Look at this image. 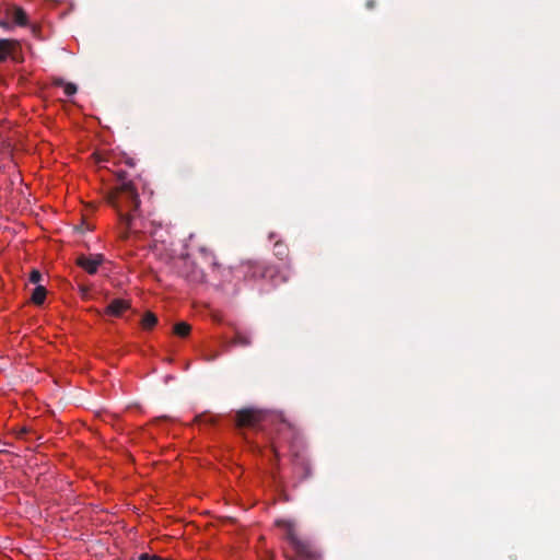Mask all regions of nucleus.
Returning a JSON list of instances; mask_svg holds the SVG:
<instances>
[{"label": "nucleus", "mask_w": 560, "mask_h": 560, "mask_svg": "<svg viewBox=\"0 0 560 560\" xmlns=\"http://www.w3.org/2000/svg\"><path fill=\"white\" fill-rule=\"evenodd\" d=\"M276 525L284 530L283 538L289 548L284 550L287 560H322V552L308 538L299 534L295 523L289 520H278Z\"/></svg>", "instance_id": "1"}, {"label": "nucleus", "mask_w": 560, "mask_h": 560, "mask_svg": "<svg viewBox=\"0 0 560 560\" xmlns=\"http://www.w3.org/2000/svg\"><path fill=\"white\" fill-rule=\"evenodd\" d=\"M107 202L117 211L120 224L125 228L120 237L127 240L132 231V221L140 207V199L137 205L127 195L120 194V188H112L106 196Z\"/></svg>", "instance_id": "2"}, {"label": "nucleus", "mask_w": 560, "mask_h": 560, "mask_svg": "<svg viewBox=\"0 0 560 560\" xmlns=\"http://www.w3.org/2000/svg\"><path fill=\"white\" fill-rule=\"evenodd\" d=\"M282 423L288 427L291 433L289 447L294 470L299 474L301 480H305L312 476V467L308 458L303 454L302 436L291 423H288L285 420H282Z\"/></svg>", "instance_id": "3"}, {"label": "nucleus", "mask_w": 560, "mask_h": 560, "mask_svg": "<svg viewBox=\"0 0 560 560\" xmlns=\"http://www.w3.org/2000/svg\"><path fill=\"white\" fill-rule=\"evenodd\" d=\"M266 413L261 410L245 408L236 412L235 424L241 428H255L258 423L264 421Z\"/></svg>", "instance_id": "4"}, {"label": "nucleus", "mask_w": 560, "mask_h": 560, "mask_svg": "<svg viewBox=\"0 0 560 560\" xmlns=\"http://www.w3.org/2000/svg\"><path fill=\"white\" fill-rule=\"evenodd\" d=\"M264 269V262L258 261H243L233 268V272L237 278H244L245 280H257L261 279Z\"/></svg>", "instance_id": "5"}, {"label": "nucleus", "mask_w": 560, "mask_h": 560, "mask_svg": "<svg viewBox=\"0 0 560 560\" xmlns=\"http://www.w3.org/2000/svg\"><path fill=\"white\" fill-rule=\"evenodd\" d=\"M290 278V270L280 271L277 266L265 264L262 269L261 279L269 281L272 285L277 287L288 282Z\"/></svg>", "instance_id": "6"}, {"label": "nucleus", "mask_w": 560, "mask_h": 560, "mask_svg": "<svg viewBox=\"0 0 560 560\" xmlns=\"http://www.w3.org/2000/svg\"><path fill=\"white\" fill-rule=\"evenodd\" d=\"M116 176L117 185L114 188H120V194L127 195V197L133 200V205H137L138 191L133 183L128 180L127 173L125 171H119Z\"/></svg>", "instance_id": "7"}, {"label": "nucleus", "mask_w": 560, "mask_h": 560, "mask_svg": "<svg viewBox=\"0 0 560 560\" xmlns=\"http://www.w3.org/2000/svg\"><path fill=\"white\" fill-rule=\"evenodd\" d=\"M20 50V44L15 39L0 38V63L4 62L8 58L18 60V52Z\"/></svg>", "instance_id": "8"}, {"label": "nucleus", "mask_w": 560, "mask_h": 560, "mask_svg": "<svg viewBox=\"0 0 560 560\" xmlns=\"http://www.w3.org/2000/svg\"><path fill=\"white\" fill-rule=\"evenodd\" d=\"M103 261L104 256L102 254L91 256L81 255L77 258L78 266H80L90 275L96 273L97 268L103 264Z\"/></svg>", "instance_id": "9"}, {"label": "nucleus", "mask_w": 560, "mask_h": 560, "mask_svg": "<svg viewBox=\"0 0 560 560\" xmlns=\"http://www.w3.org/2000/svg\"><path fill=\"white\" fill-rule=\"evenodd\" d=\"M130 308V302L124 299H114L105 308L104 313L109 316L119 317Z\"/></svg>", "instance_id": "10"}, {"label": "nucleus", "mask_w": 560, "mask_h": 560, "mask_svg": "<svg viewBox=\"0 0 560 560\" xmlns=\"http://www.w3.org/2000/svg\"><path fill=\"white\" fill-rule=\"evenodd\" d=\"M252 343V334L242 329H235L234 337L230 341V345L238 347H249Z\"/></svg>", "instance_id": "11"}, {"label": "nucleus", "mask_w": 560, "mask_h": 560, "mask_svg": "<svg viewBox=\"0 0 560 560\" xmlns=\"http://www.w3.org/2000/svg\"><path fill=\"white\" fill-rule=\"evenodd\" d=\"M46 294H47L46 288L42 284H38L34 288V290L32 292L31 301L36 305H40L44 303V301L46 299Z\"/></svg>", "instance_id": "12"}, {"label": "nucleus", "mask_w": 560, "mask_h": 560, "mask_svg": "<svg viewBox=\"0 0 560 560\" xmlns=\"http://www.w3.org/2000/svg\"><path fill=\"white\" fill-rule=\"evenodd\" d=\"M289 247L287 244H284L283 242L281 241H277L273 245V255L280 259V260H285L288 259L289 257Z\"/></svg>", "instance_id": "13"}, {"label": "nucleus", "mask_w": 560, "mask_h": 560, "mask_svg": "<svg viewBox=\"0 0 560 560\" xmlns=\"http://www.w3.org/2000/svg\"><path fill=\"white\" fill-rule=\"evenodd\" d=\"M12 20L15 24L25 26L27 24V14L22 8L15 7L12 11Z\"/></svg>", "instance_id": "14"}, {"label": "nucleus", "mask_w": 560, "mask_h": 560, "mask_svg": "<svg viewBox=\"0 0 560 560\" xmlns=\"http://www.w3.org/2000/svg\"><path fill=\"white\" fill-rule=\"evenodd\" d=\"M158 324V317L152 312L144 313L141 319V326L145 330H151Z\"/></svg>", "instance_id": "15"}, {"label": "nucleus", "mask_w": 560, "mask_h": 560, "mask_svg": "<svg viewBox=\"0 0 560 560\" xmlns=\"http://www.w3.org/2000/svg\"><path fill=\"white\" fill-rule=\"evenodd\" d=\"M191 327L186 322H179L174 325V334L178 337L185 338L189 335Z\"/></svg>", "instance_id": "16"}, {"label": "nucleus", "mask_w": 560, "mask_h": 560, "mask_svg": "<svg viewBox=\"0 0 560 560\" xmlns=\"http://www.w3.org/2000/svg\"><path fill=\"white\" fill-rule=\"evenodd\" d=\"M56 84L63 85L65 94L67 96H72L78 91L77 85L74 83H65L62 80H58Z\"/></svg>", "instance_id": "17"}, {"label": "nucleus", "mask_w": 560, "mask_h": 560, "mask_svg": "<svg viewBox=\"0 0 560 560\" xmlns=\"http://www.w3.org/2000/svg\"><path fill=\"white\" fill-rule=\"evenodd\" d=\"M42 278H43V276L37 269L32 270L30 273V282L34 283L36 285L39 284Z\"/></svg>", "instance_id": "18"}, {"label": "nucleus", "mask_w": 560, "mask_h": 560, "mask_svg": "<svg viewBox=\"0 0 560 560\" xmlns=\"http://www.w3.org/2000/svg\"><path fill=\"white\" fill-rule=\"evenodd\" d=\"M139 560H160V558L156 556H150L148 553H142V555H140Z\"/></svg>", "instance_id": "19"}, {"label": "nucleus", "mask_w": 560, "mask_h": 560, "mask_svg": "<svg viewBox=\"0 0 560 560\" xmlns=\"http://www.w3.org/2000/svg\"><path fill=\"white\" fill-rule=\"evenodd\" d=\"M376 7V1L375 0H366L365 1V8L368 10H374Z\"/></svg>", "instance_id": "20"}, {"label": "nucleus", "mask_w": 560, "mask_h": 560, "mask_svg": "<svg viewBox=\"0 0 560 560\" xmlns=\"http://www.w3.org/2000/svg\"><path fill=\"white\" fill-rule=\"evenodd\" d=\"M271 450H272L276 460L278 462L280 458V455H279V451L273 442L271 443Z\"/></svg>", "instance_id": "21"}, {"label": "nucleus", "mask_w": 560, "mask_h": 560, "mask_svg": "<svg viewBox=\"0 0 560 560\" xmlns=\"http://www.w3.org/2000/svg\"><path fill=\"white\" fill-rule=\"evenodd\" d=\"M205 419H206V416H203V415H199L196 417V421H198V422L203 421Z\"/></svg>", "instance_id": "22"}, {"label": "nucleus", "mask_w": 560, "mask_h": 560, "mask_svg": "<svg viewBox=\"0 0 560 560\" xmlns=\"http://www.w3.org/2000/svg\"><path fill=\"white\" fill-rule=\"evenodd\" d=\"M27 432L26 428H23L21 429V431L19 432L18 436L21 438L22 435H24L25 433Z\"/></svg>", "instance_id": "23"}]
</instances>
